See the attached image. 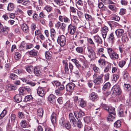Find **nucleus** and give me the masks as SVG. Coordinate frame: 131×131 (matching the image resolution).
Listing matches in <instances>:
<instances>
[{
  "label": "nucleus",
  "mask_w": 131,
  "mask_h": 131,
  "mask_svg": "<svg viewBox=\"0 0 131 131\" xmlns=\"http://www.w3.org/2000/svg\"><path fill=\"white\" fill-rule=\"evenodd\" d=\"M111 64L110 63H107V65L105 67L104 69V72H107L109 71V69L111 68Z\"/></svg>",
  "instance_id": "obj_38"
},
{
  "label": "nucleus",
  "mask_w": 131,
  "mask_h": 131,
  "mask_svg": "<svg viewBox=\"0 0 131 131\" xmlns=\"http://www.w3.org/2000/svg\"><path fill=\"white\" fill-rule=\"evenodd\" d=\"M10 77L11 79L13 80H14L17 79V76L14 73H11L10 75Z\"/></svg>",
  "instance_id": "obj_58"
},
{
  "label": "nucleus",
  "mask_w": 131,
  "mask_h": 131,
  "mask_svg": "<svg viewBox=\"0 0 131 131\" xmlns=\"http://www.w3.org/2000/svg\"><path fill=\"white\" fill-rule=\"evenodd\" d=\"M94 41L98 44H102L103 41L101 38L98 35H95L93 37Z\"/></svg>",
  "instance_id": "obj_13"
},
{
  "label": "nucleus",
  "mask_w": 131,
  "mask_h": 131,
  "mask_svg": "<svg viewBox=\"0 0 131 131\" xmlns=\"http://www.w3.org/2000/svg\"><path fill=\"white\" fill-rule=\"evenodd\" d=\"M28 76L26 78H22L21 79V80L24 82H25L27 84H28L29 81Z\"/></svg>",
  "instance_id": "obj_52"
},
{
  "label": "nucleus",
  "mask_w": 131,
  "mask_h": 131,
  "mask_svg": "<svg viewBox=\"0 0 131 131\" xmlns=\"http://www.w3.org/2000/svg\"><path fill=\"white\" fill-rule=\"evenodd\" d=\"M56 114L53 112L51 116V122L54 126L56 124Z\"/></svg>",
  "instance_id": "obj_14"
},
{
  "label": "nucleus",
  "mask_w": 131,
  "mask_h": 131,
  "mask_svg": "<svg viewBox=\"0 0 131 131\" xmlns=\"http://www.w3.org/2000/svg\"><path fill=\"white\" fill-rule=\"evenodd\" d=\"M9 118L12 123H14L17 120V119L16 115L13 113H12L10 115Z\"/></svg>",
  "instance_id": "obj_27"
},
{
  "label": "nucleus",
  "mask_w": 131,
  "mask_h": 131,
  "mask_svg": "<svg viewBox=\"0 0 131 131\" xmlns=\"http://www.w3.org/2000/svg\"><path fill=\"white\" fill-rule=\"evenodd\" d=\"M32 99V97L31 95H27L25 96L24 99V101L25 102H27L31 100Z\"/></svg>",
  "instance_id": "obj_47"
},
{
  "label": "nucleus",
  "mask_w": 131,
  "mask_h": 131,
  "mask_svg": "<svg viewBox=\"0 0 131 131\" xmlns=\"http://www.w3.org/2000/svg\"><path fill=\"white\" fill-rule=\"evenodd\" d=\"M69 119L71 123H73V124L75 125L76 124V120L75 119L73 114L70 113L69 114Z\"/></svg>",
  "instance_id": "obj_23"
},
{
  "label": "nucleus",
  "mask_w": 131,
  "mask_h": 131,
  "mask_svg": "<svg viewBox=\"0 0 131 131\" xmlns=\"http://www.w3.org/2000/svg\"><path fill=\"white\" fill-rule=\"evenodd\" d=\"M22 4L24 5L29 6L30 5V2L29 0L23 2Z\"/></svg>",
  "instance_id": "obj_63"
},
{
  "label": "nucleus",
  "mask_w": 131,
  "mask_h": 131,
  "mask_svg": "<svg viewBox=\"0 0 131 131\" xmlns=\"http://www.w3.org/2000/svg\"><path fill=\"white\" fill-rule=\"evenodd\" d=\"M121 121L119 120H118L115 122L114 123V126L117 128H119L121 126Z\"/></svg>",
  "instance_id": "obj_40"
},
{
  "label": "nucleus",
  "mask_w": 131,
  "mask_h": 131,
  "mask_svg": "<svg viewBox=\"0 0 131 131\" xmlns=\"http://www.w3.org/2000/svg\"><path fill=\"white\" fill-rule=\"evenodd\" d=\"M110 86V84L109 82L106 83L103 86V89L104 90H106L107 89L109 88Z\"/></svg>",
  "instance_id": "obj_44"
},
{
  "label": "nucleus",
  "mask_w": 131,
  "mask_h": 131,
  "mask_svg": "<svg viewBox=\"0 0 131 131\" xmlns=\"http://www.w3.org/2000/svg\"><path fill=\"white\" fill-rule=\"evenodd\" d=\"M93 70L95 73L99 72L100 71V70L99 68L95 66L93 67Z\"/></svg>",
  "instance_id": "obj_61"
},
{
  "label": "nucleus",
  "mask_w": 131,
  "mask_h": 131,
  "mask_svg": "<svg viewBox=\"0 0 131 131\" xmlns=\"http://www.w3.org/2000/svg\"><path fill=\"white\" fill-rule=\"evenodd\" d=\"M20 125L21 127L24 128H27L30 126V125L28 124L25 120L21 121L20 123Z\"/></svg>",
  "instance_id": "obj_20"
},
{
  "label": "nucleus",
  "mask_w": 131,
  "mask_h": 131,
  "mask_svg": "<svg viewBox=\"0 0 131 131\" xmlns=\"http://www.w3.org/2000/svg\"><path fill=\"white\" fill-rule=\"evenodd\" d=\"M98 62L100 65H102L105 66L107 62L105 61L104 59L100 58L98 61Z\"/></svg>",
  "instance_id": "obj_32"
},
{
  "label": "nucleus",
  "mask_w": 131,
  "mask_h": 131,
  "mask_svg": "<svg viewBox=\"0 0 131 131\" xmlns=\"http://www.w3.org/2000/svg\"><path fill=\"white\" fill-rule=\"evenodd\" d=\"M19 95H24L26 94L24 87L20 88L19 89Z\"/></svg>",
  "instance_id": "obj_36"
},
{
  "label": "nucleus",
  "mask_w": 131,
  "mask_h": 131,
  "mask_svg": "<svg viewBox=\"0 0 131 131\" xmlns=\"http://www.w3.org/2000/svg\"><path fill=\"white\" fill-rule=\"evenodd\" d=\"M75 84L72 82L68 83L66 86V91L68 92L72 93L74 90L75 86Z\"/></svg>",
  "instance_id": "obj_8"
},
{
  "label": "nucleus",
  "mask_w": 131,
  "mask_h": 131,
  "mask_svg": "<svg viewBox=\"0 0 131 131\" xmlns=\"http://www.w3.org/2000/svg\"><path fill=\"white\" fill-rule=\"evenodd\" d=\"M14 8V5L12 3H9L7 9L10 11L13 10Z\"/></svg>",
  "instance_id": "obj_33"
},
{
  "label": "nucleus",
  "mask_w": 131,
  "mask_h": 131,
  "mask_svg": "<svg viewBox=\"0 0 131 131\" xmlns=\"http://www.w3.org/2000/svg\"><path fill=\"white\" fill-rule=\"evenodd\" d=\"M116 36L118 37H120L124 33V30L122 29H118L115 31Z\"/></svg>",
  "instance_id": "obj_15"
},
{
  "label": "nucleus",
  "mask_w": 131,
  "mask_h": 131,
  "mask_svg": "<svg viewBox=\"0 0 131 131\" xmlns=\"http://www.w3.org/2000/svg\"><path fill=\"white\" fill-rule=\"evenodd\" d=\"M37 114L40 117H42L43 113V109L42 108H39L37 110Z\"/></svg>",
  "instance_id": "obj_34"
},
{
  "label": "nucleus",
  "mask_w": 131,
  "mask_h": 131,
  "mask_svg": "<svg viewBox=\"0 0 131 131\" xmlns=\"http://www.w3.org/2000/svg\"><path fill=\"white\" fill-rule=\"evenodd\" d=\"M115 108H114L112 107H109V109L107 111L109 112V113L115 114Z\"/></svg>",
  "instance_id": "obj_53"
},
{
  "label": "nucleus",
  "mask_w": 131,
  "mask_h": 131,
  "mask_svg": "<svg viewBox=\"0 0 131 131\" xmlns=\"http://www.w3.org/2000/svg\"><path fill=\"white\" fill-rule=\"evenodd\" d=\"M66 41L65 37L63 35H61L59 36L57 42L62 47L65 45Z\"/></svg>",
  "instance_id": "obj_5"
},
{
  "label": "nucleus",
  "mask_w": 131,
  "mask_h": 131,
  "mask_svg": "<svg viewBox=\"0 0 131 131\" xmlns=\"http://www.w3.org/2000/svg\"><path fill=\"white\" fill-rule=\"evenodd\" d=\"M85 17L86 20L89 21V24H90V23H92L94 21V18H92L90 15L86 13L85 14Z\"/></svg>",
  "instance_id": "obj_19"
},
{
  "label": "nucleus",
  "mask_w": 131,
  "mask_h": 131,
  "mask_svg": "<svg viewBox=\"0 0 131 131\" xmlns=\"http://www.w3.org/2000/svg\"><path fill=\"white\" fill-rule=\"evenodd\" d=\"M68 32L69 34L71 35H74L76 30V27L72 24L69 25L68 27Z\"/></svg>",
  "instance_id": "obj_7"
},
{
  "label": "nucleus",
  "mask_w": 131,
  "mask_h": 131,
  "mask_svg": "<svg viewBox=\"0 0 131 131\" xmlns=\"http://www.w3.org/2000/svg\"><path fill=\"white\" fill-rule=\"evenodd\" d=\"M45 54L46 58L48 60L50 59L51 57V54L49 51H46Z\"/></svg>",
  "instance_id": "obj_49"
},
{
  "label": "nucleus",
  "mask_w": 131,
  "mask_h": 131,
  "mask_svg": "<svg viewBox=\"0 0 131 131\" xmlns=\"http://www.w3.org/2000/svg\"><path fill=\"white\" fill-rule=\"evenodd\" d=\"M85 131H93L91 125H86L85 127Z\"/></svg>",
  "instance_id": "obj_39"
},
{
  "label": "nucleus",
  "mask_w": 131,
  "mask_h": 131,
  "mask_svg": "<svg viewBox=\"0 0 131 131\" xmlns=\"http://www.w3.org/2000/svg\"><path fill=\"white\" fill-rule=\"evenodd\" d=\"M107 52L110 58L112 60H117L118 59L119 56L116 52L111 48H107Z\"/></svg>",
  "instance_id": "obj_2"
},
{
  "label": "nucleus",
  "mask_w": 131,
  "mask_h": 131,
  "mask_svg": "<svg viewBox=\"0 0 131 131\" xmlns=\"http://www.w3.org/2000/svg\"><path fill=\"white\" fill-rule=\"evenodd\" d=\"M34 70V73L36 76H39L41 74L40 69L39 68L35 67Z\"/></svg>",
  "instance_id": "obj_25"
},
{
  "label": "nucleus",
  "mask_w": 131,
  "mask_h": 131,
  "mask_svg": "<svg viewBox=\"0 0 131 131\" xmlns=\"http://www.w3.org/2000/svg\"><path fill=\"white\" fill-rule=\"evenodd\" d=\"M62 62L64 66L65 72L67 73H69V71L68 68V64L67 60H63Z\"/></svg>",
  "instance_id": "obj_17"
},
{
  "label": "nucleus",
  "mask_w": 131,
  "mask_h": 131,
  "mask_svg": "<svg viewBox=\"0 0 131 131\" xmlns=\"http://www.w3.org/2000/svg\"><path fill=\"white\" fill-rule=\"evenodd\" d=\"M7 89L9 90H15L16 89V87L10 84L6 86Z\"/></svg>",
  "instance_id": "obj_37"
},
{
  "label": "nucleus",
  "mask_w": 131,
  "mask_h": 131,
  "mask_svg": "<svg viewBox=\"0 0 131 131\" xmlns=\"http://www.w3.org/2000/svg\"><path fill=\"white\" fill-rule=\"evenodd\" d=\"M10 30L9 27L5 26L4 27L0 22V32L4 35H7L8 33V31Z\"/></svg>",
  "instance_id": "obj_4"
},
{
  "label": "nucleus",
  "mask_w": 131,
  "mask_h": 131,
  "mask_svg": "<svg viewBox=\"0 0 131 131\" xmlns=\"http://www.w3.org/2000/svg\"><path fill=\"white\" fill-rule=\"evenodd\" d=\"M104 49L103 48H101L97 49V54L98 56H99L100 55L102 54L103 53Z\"/></svg>",
  "instance_id": "obj_43"
},
{
  "label": "nucleus",
  "mask_w": 131,
  "mask_h": 131,
  "mask_svg": "<svg viewBox=\"0 0 131 131\" xmlns=\"http://www.w3.org/2000/svg\"><path fill=\"white\" fill-rule=\"evenodd\" d=\"M14 99L16 102L18 103L21 101L22 97L19 94H17L15 96Z\"/></svg>",
  "instance_id": "obj_29"
},
{
  "label": "nucleus",
  "mask_w": 131,
  "mask_h": 131,
  "mask_svg": "<svg viewBox=\"0 0 131 131\" xmlns=\"http://www.w3.org/2000/svg\"><path fill=\"white\" fill-rule=\"evenodd\" d=\"M24 87L26 93V92H28V93H30L31 92V89L28 87L26 86H24Z\"/></svg>",
  "instance_id": "obj_64"
},
{
  "label": "nucleus",
  "mask_w": 131,
  "mask_h": 131,
  "mask_svg": "<svg viewBox=\"0 0 131 131\" xmlns=\"http://www.w3.org/2000/svg\"><path fill=\"white\" fill-rule=\"evenodd\" d=\"M52 84L54 86H56L57 87L60 85V83L57 81H54L52 82Z\"/></svg>",
  "instance_id": "obj_56"
},
{
  "label": "nucleus",
  "mask_w": 131,
  "mask_h": 131,
  "mask_svg": "<svg viewBox=\"0 0 131 131\" xmlns=\"http://www.w3.org/2000/svg\"><path fill=\"white\" fill-rule=\"evenodd\" d=\"M22 29L24 32L28 33L29 31V28L27 25L25 23H23L21 26Z\"/></svg>",
  "instance_id": "obj_24"
},
{
  "label": "nucleus",
  "mask_w": 131,
  "mask_h": 131,
  "mask_svg": "<svg viewBox=\"0 0 131 131\" xmlns=\"http://www.w3.org/2000/svg\"><path fill=\"white\" fill-rule=\"evenodd\" d=\"M21 56V54L20 53L18 52H16L15 53L14 57L16 60H18L20 58Z\"/></svg>",
  "instance_id": "obj_51"
},
{
  "label": "nucleus",
  "mask_w": 131,
  "mask_h": 131,
  "mask_svg": "<svg viewBox=\"0 0 131 131\" xmlns=\"http://www.w3.org/2000/svg\"><path fill=\"white\" fill-rule=\"evenodd\" d=\"M102 36L104 40L106 38L107 32L109 31V29L108 27L105 26L102 27L101 29Z\"/></svg>",
  "instance_id": "obj_6"
},
{
  "label": "nucleus",
  "mask_w": 131,
  "mask_h": 131,
  "mask_svg": "<svg viewBox=\"0 0 131 131\" xmlns=\"http://www.w3.org/2000/svg\"><path fill=\"white\" fill-rule=\"evenodd\" d=\"M116 114H112L111 113H109L108 115L107 119L108 121H112L116 117Z\"/></svg>",
  "instance_id": "obj_28"
},
{
  "label": "nucleus",
  "mask_w": 131,
  "mask_h": 131,
  "mask_svg": "<svg viewBox=\"0 0 131 131\" xmlns=\"http://www.w3.org/2000/svg\"><path fill=\"white\" fill-rule=\"evenodd\" d=\"M126 63V61L124 60H121L119 62L118 66L121 67L122 68L125 64Z\"/></svg>",
  "instance_id": "obj_45"
},
{
  "label": "nucleus",
  "mask_w": 131,
  "mask_h": 131,
  "mask_svg": "<svg viewBox=\"0 0 131 131\" xmlns=\"http://www.w3.org/2000/svg\"><path fill=\"white\" fill-rule=\"evenodd\" d=\"M87 49L89 53L92 55L93 56H95V53L94 51L93 48L92 47L88 46L87 48Z\"/></svg>",
  "instance_id": "obj_30"
},
{
  "label": "nucleus",
  "mask_w": 131,
  "mask_h": 131,
  "mask_svg": "<svg viewBox=\"0 0 131 131\" xmlns=\"http://www.w3.org/2000/svg\"><path fill=\"white\" fill-rule=\"evenodd\" d=\"M51 36L52 39H54L56 35V31L53 28L51 29Z\"/></svg>",
  "instance_id": "obj_42"
},
{
  "label": "nucleus",
  "mask_w": 131,
  "mask_h": 131,
  "mask_svg": "<svg viewBox=\"0 0 131 131\" xmlns=\"http://www.w3.org/2000/svg\"><path fill=\"white\" fill-rule=\"evenodd\" d=\"M56 26L57 27L58 29L62 30H64L66 25L64 23H61L60 21H58L56 25Z\"/></svg>",
  "instance_id": "obj_11"
},
{
  "label": "nucleus",
  "mask_w": 131,
  "mask_h": 131,
  "mask_svg": "<svg viewBox=\"0 0 131 131\" xmlns=\"http://www.w3.org/2000/svg\"><path fill=\"white\" fill-rule=\"evenodd\" d=\"M27 71L29 73H31L33 69V66H28L25 67Z\"/></svg>",
  "instance_id": "obj_31"
},
{
  "label": "nucleus",
  "mask_w": 131,
  "mask_h": 131,
  "mask_svg": "<svg viewBox=\"0 0 131 131\" xmlns=\"http://www.w3.org/2000/svg\"><path fill=\"white\" fill-rule=\"evenodd\" d=\"M65 123L64 119L63 118H61L59 120V124L61 126L64 127Z\"/></svg>",
  "instance_id": "obj_54"
},
{
  "label": "nucleus",
  "mask_w": 131,
  "mask_h": 131,
  "mask_svg": "<svg viewBox=\"0 0 131 131\" xmlns=\"http://www.w3.org/2000/svg\"><path fill=\"white\" fill-rule=\"evenodd\" d=\"M108 39L112 43H114L115 40V39L114 36L113 32H112L109 34Z\"/></svg>",
  "instance_id": "obj_26"
},
{
  "label": "nucleus",
  "mask_w": 131,
  "mask_h": 131,
  "mask_svg": "<svg viewBox=\"0 0 131 131\" xmlns=\"http://www.w3.org/2000/svg\"><path fill=\"white\" fill-rule=\"evenodd\" d=\"M56 96L52 94H51L49 96L48 98V101L50 103H53L56 101Z\"/></svg>",
  "instance_id": "obj_21"
},
{
  "label": "nucleus",
  "mask_w": 131,
  "mask_h": 131,
  "mask_svg": "<svg viewBox=\"0 0 131 131\" xmlns=\"http://www.w3.org/2000/svg\"><path fill=\"white\" fill-rule=\"evenodd\" d=\"M78 104L79 106L83 107L86 106V103L83 99L81 98L79 99V102H78Z\"/></svg>",
  "instance_id": "obj_22"
},
{
  "label": "nucleus",
  "mask_w": 131,
  "mask_h": 131,
  "mask_svg": "<svg viewBox=\"0 0 131 131\" xmlns=\"http://www.w3.org/2000/svg\"><path fill=\"white\" fill-rule=\"evenodd\" d=\"M27 53L29 54L30 57H37L38 54V51L34 49L28 51Z\"/></svg>",
  "instance_id": "obj_10"
},
{
  "label": "nucleus",
  "mask_w": 131,
  "mask_h": 131,
  "mask_svg": "<svg viewBox=\"0 0 131 131\" xmlns=\"http://www.w3.org/2000/svg\"><path fill=\"white\" fill-rule=\"evenodd\" d=\"M7 113V111L4 109L0 115V119H2L4 116Z\"/></svg>",
  "instance_id": "obj_57"
},
{
  "label": "nucleus",
  "mask_w": 131,
  "mask_h": 131,
  "mask_svg": "<svg viewBox=\"0 0 131 131\" xmlns=\"http://www.w3.org/2000/svg\"><path fill=\"white\" fill-rule=\"evenodd\" d=\"M32 18L36 21H38L39 20L38 15L36 13L33 14Z\"/></svg>",
  "instance_id": "obj_55"
},
{
  "label": "nucleus",
  "mask_w": 131,
  "mask_h": 131,
  "mask_svg": "<svg viewBox=\"0 0 131 131\" xmlns=\"http://www.w3.org/2000/svg\"><path fill=\"white\" fill-rule=\"evenodd\" d=\"M112 90L113 91V96H115L117 95H119L122 92L120 86L117 84L115 85L113 87Z\"/></svg>",
  "instance_id": "obj_3"
},
{
  "label": "nucleus",
  "mask_w": 131,
  "mask_h": 131,
  "mask_svg": "<svg viewBox=\"0 0 131 131\" xmlns=\"http://www.w3.org/2000/svg\"><path fill=\"white\" fill-rule=\"evenodd\" d=\"M74 116L77 119H78V118H80L84 115V113L80 110L79 112L74 111Z\"/></svg>",
  "instance_id": "obj_12"
},
{
  "label": "nucleus",
  "mask_w": 131,
  "mask_h": 131,
  "mask_svg": "<svg viewBox=\"0 0 131 131\" xmlns=\"http://www.w3.org/2000/svg\"><path fill=\"white\" fill-rule=\"evenodd\" d=\"M124 87L125 89L127 90L128 91L131 90V87L129 84H125L124 85Z\"/></svg>",
  "instance_id": "obj_46"
},
{
  "label": "nucleus",
  "mask_w": 131,
  "mask_h": 131,
  "mask_svg": "<svg viewBox=\"0 0 131 131\" xmlns=\"http://www.w3.org/2000/svg\"><path fill=\"white\" fill-rule=\"evenodd\" d=\"M76 51L78 53H82L83 51V48L82 47H78L76 49Z\"/></svg>",
  "instance_id": "obj_50"
},
{
  "label": "nucleus",
  "mask_w": 131,
  "mask_h": 131,
  "mask_svg": "<svg viewBox=\"0 0 131 131\" xmlns=\"http://www.w3.org/2000/svg\"><path fill=\"white\" fill-rule=\"evenodd\" d=\"M122 40L123 42L125 43L128 41V38L126 35L124 34L122 36Z\"/></svg>",
  "instance_id": "obj_35"
},
{
  "label": "nucleus",
  "mask_w": 131,
  "mask_h": 131,
  "mask_svg": "<svg viewBox=\"0 0 131 131\" xmlns=\"http://www.w3.org/2000/svg\"><path fill=\"white\" fill-rule=\"evenodd\" d=\"M37 93L38 95L42 97L45 94L46 91L43 88L39 87L37 90Z\"/></svg>",
  "instance_id": "obj_9"
},
{
  "label": "nucleus",
  "mask_w": 131,
  "mask_h": 131,
  "mask_svg": "<svg viewBox=\"0 0 131 131\" xmlns=\"http://www.w3.org/2000/svg\"><path fill=\"white\" fill-rule=\"evenodd\" d=\"M90 98L93 101H96L98 99V95L94 92L92 93L90 95Z\"/></svg>",
  "instance_id": "obj_18"
},
{
  "label": "nucleus",
  "mask_w": 131,
  "mask_h": 131,
  "mask_svg": "<svg viewBox=\"0 0 131 131\" xmlns=\"http://www.w3.org/2000/svg\"><path fill=\"white\" fill-rule=\"evenodd\" d=\"M44 10L48 13L50 12L52 10V7L48 5H46L44 8Z\"/></svg>",
  "instance_id": "obj_41"
},
{
  "label": "nucleus",
  "mask_w": 131,
  "mask_h": 131,
  "mask_svg": "<svg viewBox=\"0 0 131 131\" xmlns=\"http://www.w3.org/2000/svg\"><path fill=\"white\" fill-rule=\"evenodd\" d=\"M54 1L55 3L59 6L62 5L63 3V1L61 0H54Z\"/></svg>",
  "instance_id": "obj_48"
},
{
  "label": "nucleus",
  "mask_w": 131,
  "mask_h": 131,
  "mask_svg": "<svg viewBox=\"0 0 131 131\" xmlns=\"http://www.w3.org/2000/svg\"><path fill=\"white\" fill-rule=\"evenodd\" d=\"M112 20L118 21L120 19L119 17L117 15H114L112 17Z\"/></svg>",
  "instance_id": "obj_60"
},
{
  "label": "nucleus",
  "mask_w": 131,
  "mask_h": 131,
  "mask_svg": "<svg viewBox=\"0 0 131 131\" xmlns=\"http://www.w3.org/2000/svg\"><path fill=\"white\" fill-rule=\"evenodd\" d=\"M108 8L112 11L116 12L117 9V6L116 4L114 3V4H112L108 6Z\"/></svg>",
  "instance_id": "obj_16"
},
{
  "label": "nucleus",
  "mask_w": 131,
  "mask_h": 131,
  "mask_svg": "<svg viewBox=\"0 0 131 131\" xmlns=\"http://www.w3.org/2000/svg\"><path fill=\"white\" fill-rule=\"evenodd\" d=\"M103 74L99 75L96 73H94L93 76L94 79L93 82L96 84L100 85L103 83Z\"/></svg>",
  "instance_id": "obj_1"
},
{
  "label": "nucleus",
  "mask_w": 131,
  "mask_h": 131,
  "mask_svg": "<svg viewBox=\"0 0 131 131\" xmlns=\"http://www.w3.org/2000/svg\"><path fill=\"white\" fill-rule=\"evenodd\" d=\"M95 0H88L87 2L88 4L91 6H93V4Z\"/></svg>",
  "instance_id": "obj_59"
},
{
  "label": "nucleus",
  "mask_w": 131,
  "mask_h": 131,
  "mask_svg": "<svg viewBox=\"0 0 131 131\" xmlns=\"http://www.w3.org/2000/svg\"><path fill=\"white\" fill-rule=\"evenodd\" d=\"M119 78V76L117 74H114L113 75L112 81L116 82L118 79Z\"/></svg>",
  "instance_id": "obj_62"
}]
</instances>
